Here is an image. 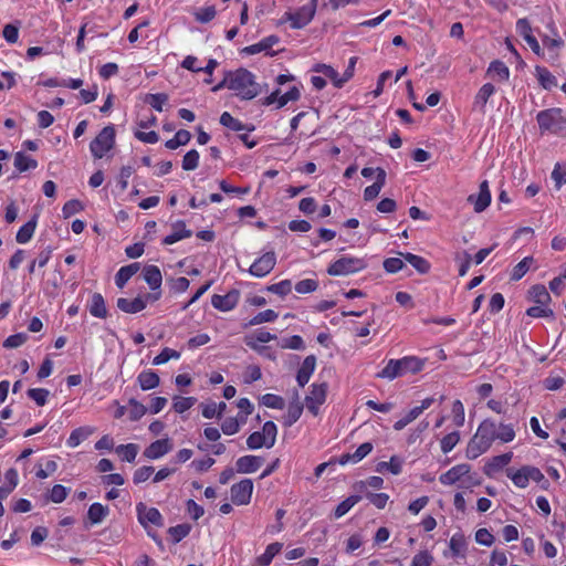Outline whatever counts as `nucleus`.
<instances>
[{
    "label": "nucleus",
    "instance_id": "nucleus-1",
    "mask_svg": "<svg viewBox=\"0 0 566 566\" xmlns=\"http://www.w3.org/2000/svg\"><path fill=\"white\" fill-rule=\"evenodd\" d=\"M496 439L497 424L491 419L483 420L467 446V458L472 460L476 459L486 452Z\"/></svg>",
    "mask_w": 566,
    "mask_h": 566
},
{
    "label": "nucleus",
    "instance_id": "nucleus-2",
    "mask_svg": "<svg viewBox=\"0 0 566 566\" xmlns=\"http://www.w3.org/2000/svg\"><path fill=\"white\" fill-rule=\"evenodd\" d=\"M229 90L234 91L242 99H252L259 95V84L254 75L247 69L228 71Z\"/></svg>",
    "mask_w": 566,
    "mask_h": 566
},
{
    "label": "nucleus",
    "instance_id": "nucleus-3",
    "mask_svg": "<svg viewBox=\"0 0 566 566\" xmlns=\"http://www.w3.org/2000/svg\"><path fill=\"white\" fill-rule=\"evenodd\" d=\"M424 361L416 356H406L400 359H389L387 365L376 377L394 380L398 377H402L406 374H417L422 370Z\"/></svg>",
    "mask_w": 566,
    "mask_h": 566
},
{
    "label": "nucleus",
    "instance_id": "nucleus-4",
    "mask_svg": "<svg viewBox=\"0 0 566 566\" xmlns=\"http://www.w3.org/2000/svg\"><path fill=\"white\" fill-rule=\"evenodd\" d=\"M318 0H311L307 4L298 8L295 12H285L280 19L279 24L291 23L292 29H302L306 27L314 18Z\"/></svg>",
    "mask_w": 566,
    "mask_h": 566
},
{
    "label": "nucleus",
    "instance_id": "nucleus-5",
    "mask_svg": "<svg viewBox=\"0 0 566 566\" xmlns=\"http://www.w3.org/2000/svg\"><path fill=\"white\" fill-rule=\"evenodd\" d=\"M536 120L542 132L559 133L566 126V118L560 108H549L537 114Z\"/></svg>",
    "mask_w": 566,
    "mask_h": 566
},
{
    "label": "nucleus",
    "instance_id": "nucleus-6",
    "mask_svg": "<svg viewBox=\"0 0 566 566\" xmlns=\"http://www.w3.org/2000/svg\"><path fill=\"white\" fill-rule=\"evenodd\" d=\"M367 268L365 259L355 256H343L333 262L327 273L333 276L349 275Z\"/></svg>",
    "mask_w": 566,
    "mask_h": 566
},
{
    "label": "nucleus",
    "instance_id": "nucleus-7",
    "mask_svg": "<svg viewBox=\"0 0 566 566\" xmlns=\"http://www.w3.org/2000/svg\"><path fill=\"white\" fill-rule=\"evenodd\" d=\"M115 144V129L113 126L104 127L99 134L92 140L90 149L95 158H103Z\"/></svg>",
    "mask_w": 566,
    "mask_h": 566
},
{
    "label": "nucleus",
    "instance_id": "nucleus-8",
    "mask_svg": "<svg viewBox=\"0 0 566 566\" xmlns=\"http://www.w3.org/2000/svg\"><path fill=\"white\" fill-rule=\"evenodd\" d=\"M138 522L147 530V534L156 542L160 543L155 533L148 530V524H154L158 527L164 525V518L160 512L155 507H147L145 503L140 502L136 505Z\"/></svg>",
    "mask_w": 566,
    "mask_h": 566
},
{
    "label": "nucleus",
    "instance_id": "nucleus-9",
    "mask_svg": "<svg viewBox=\"0 0 566 566\" xmlns=\"http://www.w3.org/2000/svg\"><path fill=\"white\" fill-rule=\"evenodd\" d=\"M327 394V384H313L311 391L305 398V405L310 412L317 416L318 408L325 402Z\"/></svg>",
    "mask_w": 566,
    "mask_h": 566
},
{
    "label": "nucleus",
    "instance_id": "nucleus-10",
    "mask_svg": "<svg viewBox=\"0 0 566 566\" xmlns=\"http://www.w3.org/2000/svg\"><path fill=\"white\" fill-rule=\"evenodd\" d=\"M253 492V482L244 479L231 486V500L237 505H245L251 501Z\"/></svg>",
    "mask_w": 566,
    "mask_h": 566
},
{
    "label": "nucleus",
    "instance_id": "nucleus-11",
    "mask_svg": "<svg viewBox=\"0 0 566 566\" xmlns=\"http://www.w3.org/2000/svg\"><path fill=\"white\" fill-rule=\"evenodd\" d=\"M276 263L274 252H266L250 266L249 272L256 277H262L269 274Z\"/></svg>",
    "mask_w": 566,
    "mask_h": 566
},
{
    "label": "nucleus",
    "instance_id": "nucleus-12",
    "mask_svg": "<svg viewBox=\"0 0 566 566\" xmlns=\"http://www.w3.org/2000/svg\"><path fill=\"white\" fill-rule=\"evenodd\" d=\"M239 298L240 292L238 290H231L224 295H212L211 304L214 308L219 311L228 312L237 306Z\"/></svg>",
    "mask_w": 566,
    "mask_h": 566
},
{
    "label": "nucleus",
    "instance_id": "nucleus-13",
    "mask_svg": "<svg viewBox=\"0 0 566 566\" xmlns=\"http://www.w3.org/2000/svg\"><path fill=\"white\" fill-rule=\"evenodd\" d=\"M468 201L474 205V211L476 213L484 211L491 203L489 182L486 180L482 181L479 187V193L470 195Z\"/></svg>",
    "mask_w": 566,
    "mask_h": 566
},
{
    "label": "nucleus",
    "instance_id": "nucleus-14",
    "mask_svg": "<svg viewBox=\"0 0 566 566\" xmlns=\"http://www.w3.org/2000/svg\"><path fill=\"white\" fill-rule=\"evenodd\" d=\"M449 553L444 552L443 555L446 557H465L467 552V541L463 534L455 533L452 535L449 542Z\"/></svg>",
    "mask_w": 566,
    "mask_h": 566
},
{
    "label": "nucleus",
    "instance_id": "nucleus-15",
    "mask_svg": "<svg viewBox=\"0 0 566 566\" xmlns=\"http://www.w3.org/2000/svg\"><path fill=\"white\" fill-rule=\"evenodd\" d=\"M470 472L469 464H458L452 467L446 473L441 474L439 481L444 485H451L458 482L462 476Z\"/></svg>",
    "mask_w": 566,
    "mask_h": 566
},
{
    "label": "nucleus",
    "instance_id": "nucleus-16",
    "mask_svg": "<svg viewBox=\"0 0 566 566\" xmlns=\"http://www.w3.org/2000/svg\"><path fill=\"white\" fill-rule=\"evenodd\" d=\"M373 451V444L370 442H365L360 444L354 453H345L342 454L338 459V463L345 465L347 463H357L361 461L365 457H367Z\"/></svg>",
    "mask_w": 566,
    "mask_h": 566
},
{
    "label": "nucleus",
    "instance_id": "nucleus-17",
    "mask_svg": "<svg viewBox=\"0 0 566 566\" xmlns=\"http://www.w3.org/2000/svg\"><path fill=\"white\" fill-rule=\"evenodd\" d=\"M315 366L316 357L314 355H310L303 360L302 366L300 367L296 375V380L300 387H304L308 382L312 374L315 370Z\"/></svg>",
    "mask_w": 566,
    "mask_h": 566
},
{
    "label": "nucleus",
    "instance_id": "nucleus-18",
    "mask_svg": "<svg viewBox=\"0 0 566 566\" xmlns=\"http://www.w3.org/2000/svg\"><path fill=\"white\" fill-rule=\"evenodd\" d=\"M171 450L168 439L156 440L150 443L144 451V455L148 459H158Z\"/></svg>",
    "mask_w": 566,
    "mask_h": 566
},
{
    "label": "nucleus",
    "instance_id": "nucleus-19",
    "mask_svg": "<svg viewBox=\"0 0 566 566\" xmlns=\"http://www.w3.org/2000/svg\"><path fill=\"white\" fill-rule=\"evenodd\" d=\"M263 463V459L256 455H243L237 460V471L239 473H253Z\"/></svg>",
    "mask_w": 566,
    "mask_h": 566
},
{
    "label": "nucleus",
    "instance_id": "nucleus-20",
    "mask_svg": "<svg viewBox=\"0 0 566 566\" xmlns=\"http://www.w3.org/2000/svg\"><path fill=\"white\" fill-rule=\"evenodd\" d=\"M512 458V452L493 457L484 467V473L488 476H492L496 472L501 471L504 467H506L511 462Z\"/></svg>",
    "mask_w": 566,
    "mask_h": 566
},
{
    "label": "nucleus",
    "instance_id": "nucleus-21",
    "mask_svg": "<svg viewBox=\"0 0 566 566\" xmlns=\"http://www.w3.org/2000/svg\"><path fill=\"white\" fill-rule=\"evenodd\" d=\"M192 235L191 230L186 228L184 221H177L172 224V232L163 240V244H174L182 239L190 238Z\"/></svg>",
    "mask_w": 566,
    "mask_h": 566
},
{
    "label": "nucleus",
    "instance_id": "nucleus-22",
    "mask_svg": "<svg viewBox=\"0 0 566 566\" xmlns=\"http://www.w3.org/2000/svg\"><path fill=\"white\" fill-rule=\"evenodd\" d=\"M117 307L124 313L135 314L146 307V300L143 297H136L134 300L120 297L117 300Z\"/></svg>",
    "mask_w": 566,
    "mask_h": 566
},
{
    "label": "nucleus",
    "instance_id": "nucleus-23",
    "mask_svg": "<svg viewBox=\"0 0 566 566\" xmlns=\"http://www.w3.org/2000/svg\"><path fill=\"white\" fill-rule=\"evenodd\" d=\"M144 280L147 282L151 290H158L161 286L163 276L158 266L146 265L143 269Z\"/></svg>",
    "mask_w": 566,
    "mask_h": 566
},
{
    "label": "nucleus",
    "instance_id": "nucleus-24",
    "mask_svg": "<svg viewBox=\"0 0 566 566\" xmlns=\"http://www.w3.org/2000/svg\"><path fill=\"white\" fill-rule=\"evenodd\" d=\"M495 87L491 83L484 84L479 92L476 93L474 97V107L478 108L480 112L484 113L485 105L489 101V98L494 94Z\"/></svg>",
    "mask_w": 566,
    "mask_h": 566
},
{
    "label": "nucleus",
    "instance_id": "nucleus-25",
    "mask_svg": "<svg viewBox=\"0 0 566 566\" xmlns=\"http://www.w3.org/2000/svg\"><path fill=\"white\" fill-rule=\"evenodd\" d=\"M159 376L153 370H144L137 377V382L143 390H150L159 385Z\"/></svg>",
    "mask_w": 566,
    "mask_h": 566
},
{
    "label": "nucleus",
    "instance_id": "nucleus-26",
    "mask_svg": "<svg viewBox=\"0 0 566 566\" xmlns=\"http://www.w3.org/2000/svg\"><path fill=\"white\" fill-rule=\"evenodd\" d=\"M88 311L94 317L105 318L107 316V310L105 305L104 297L99 293H94L92 295Z\"/></svg>",
    "mask_w": 566,
    "mask_h": 566
},
{
    "label": "nucleus",
    "instance_id": "nucleus-27",
    "mask_svg": "<svg viewBox=\"0 0 566 566\" xmlns=\"http://www.w3.org/2000/svg\"><path fill=\"white\" fill-rule=\"evenodd\" d=\"M139 270V263H132L129 265L122 266L115 275L116 285L122 289L128 282V280L137 273Z\"/></svg>",
    "mask_w": 566,
    "mask_h": 566
},
{
    "label": "nucleus",
    "instance_id": "nucleus-28",
    "mask_svg": "<svg viewBox=\"0 0 566 566\" xmlns=\"http://www.w3.org/2000/svg\"><path fill=\"white\" fill-rule=\"evenodd\" d=\"M94 432L95 429L92 427H80L71 432L66 443L69 447L75 448Z\"/></svg>",
    "mask_w": 566,
    "mask_h": 566
},
{
    "label": "nucleus",
    "instance_id": "nucleus-29",
    "mask_svg": "<svg viewBox=\"0 0 566 566\" xmlns=\"http://www.w3.org/2000/svg\"><path fill=\"white\" fill-rule=\"evenodd\" d=\"M283 545L279 542L272 543L268 545L265 552L256 557L255 565L258 566H269L276 554H279L282 549Z\"/></svg>",
    "mask_w": 566,
    "mask_h": 566
},
{
    "label": "nucleus",
    "instance_id": "nucleus-30",
    "mask_svg": "<svg viewBox=\"0 0 566 566\" xmlns=\"http://www.w3.org/2000/svg\"><path fill=\"white\" fill-rule=\"evenodd\" d=\"M409 264H411L419 273L426 274L430 270V263L422 256L412 253H399Z\"/></svg>",
    "mask_w": 566,
    "mask_h": 566
},
{
    "label": "nucleus",
    "instance_id": "nucleus-31",
    "mask_svg": "<svg viewBox=\"0 0 566 566\" xmlns=\"http://www.w3.org/2000/svg\"><path fill=\"white\" fill-rule=\"evenodd\" d=\"M220 124L231 130H234V132H242V130L251 132L253 129V127H248L247 125L241 123L239 119L234 118L228 112L222 113V115L220 116Z\"/></svg>",
    "mask_w": 566,
    "mask_h": 566
},
{
    "label": "nucleus",
    "instance_id": "nucleus-32",
    "mask_svg": "<svg viewBox=\"0 0 566 566\" xmlns=\"http://www.w3.org/2000/svg\"><path fill=\"white\" fill-rule=\"evenodd\" d=\"M108 512L107 506L101 503H93L87 511V517L92 524H99L108 515Z\"/></svg>",
    "mask_w": 566,
    "mask_h": 566
},
{
    "label": "nucleus",
    "instance_id": "nucleus-33",
    "mask_svg": "<svg viewBox=\"0 0 566 566\" xmlns=\"http://www.w3.org/2000/svg\"><path fill=\"white\" fill-rule=\"evenodd\" d=\"M280 41L279 36L270 35L261 40L259 43L247 46L243 51L249 54H256L266 51Z\"/></svg>",
    "mask_w": 566,
    "mask_h": 566
},
{
    "label": "nucleus",
    "instance_id": "nucleus-34",
    "mask_svg": "<svg viewBox=\"0 0 566 566\" xmlns=\"http://www.w3.org/2000/svg\"><path fill=\"white\" fill-rule=\"evenodd\" d=\"M36 228V216H34L30 221H28L25 224H23L18 233H17V241L21 244L27 243L31 240L33 237V233Z\"/></svg>",
    "mask_w": 566,
    "mask_h": 566
},
{
    "label": "nucleus",
    "instance_id": "nucleus-35",
    "mask_svg": "<svg viewBox=\"0 0 566 566\" xmlns=\"http://www.w3.org/2000/svg\"><path fill=\"white\" fill-rule=\"evenodd\" d=\"M313 71L316 73L324 74V76H326L327 78H329L333 82L335 87L339 88L343 86L340 75L331 65L318 63V64L314 65Z\"/></svg>",
    "mask_w": 566,
    "mask_h": 566
},
{
    "label": "nucleus",
    "instance_id": "nucleus-36",
    "mask_svg": "<svg viewBox=\"0 0 566 566\" xmlns=\"http://www.w3.org/2000/svg\"><path fill=\"white\" fill-rule=\"evenodd\" d=\"M488 74L499 77L501 81H506L510 76V70L502 61L495 60L490 64Z\"/></svg>",
    "mask_w": 566,
    "mask_h": 566
},
{
    "label": "nucleus",
    "instance_id": "nucleus-37",
    "mask_svg": "<svg viewBox=\"0 0 566 566\" xmlns=\"http://www.w3.org/2000/svg\"><path fill=\"white\" fill-rule=\"evenodd\" d=\"M14 166L20 171H27L29 169H34L38 166L36 160L24 155L22 151H19L14 156Z\"/></svg>",
    "mask_w": 566,
    "mask_h": 566
},
{
    "label": "nucleus",
    "instance_id": "nucleus-38",
    "mask_svg": "<svg viewBox=\"0 0 566 566\" xmlns=\"http://www.w3.org/2000/svg\"><path fill=\"white\" fill-rule=\"evenodd\" d=\"M530 295L536 304L546 305L551 301V295L544 285L532 286Z\"/></svg>",
    "mask_w": 566,
    "mask_h": 566
},
{
    "label": "nucleus",
    "instance_id": "nucleus-39",
    "mask_svg": "<svg viewBox=\"0 0 566 566\" xmlns=\"http://www.w3.org/2000/svg\"><path fill=\"white\" fill-rule=\"evenodd\" d=\"M191 134L186 129H179L174 138L166 142L165 146L168 149H176L179 146H184L190 142Z\"/></svg>",
    "mask_w": 566,
    "mask_h": 566
},
{
    "label": "nucleus",
    "instance_id": "nucleus-40",
    "mask_svg": "<svg viewBox=\"0 0 566 566\" xmlns=\"http://www.w3.org/2000/svg\"><path fill=\"white\" fill-rule=\"evenodd\" d=\"M116 453L122 460L133 462L138 453V446L135 443L120 444L116 448Z\"/></svg>",
    "mask_w": 566,
    "mask_h": 566
},
{
    "label": "nucleus",
    "instance_id": "nucleus-41",
    "mask_svg": "<svg viewBox=\"0 0 566 566\" xmlns=\"http://www.w3.org/2000/svg\"><path fill=\"white\" fill-rule=\"evenodd\" d=\"M506 474L517 488L524 489L528 485L530 481L525 472L524 465L516 471H514L513 469H507Z\"/></svg>",
    "mask_w": 566,
    "mask_h": 566
},
{
    "label": "nucleus",
    "instance_id": "nucleus-42",
    "mask_svg": "<svg viewBox=\"0 0 566 566\" xmlns=\"http://www.w3.org/2000/svg\"><path fill=\"white\" fill-rule=\"evenodd\" d=\"M538 82L545 90H551L557 85L556 77L545 67H536Z\"/></svg>",
    "mask_w": 566,
    "mask_h": 566
},
{
    "label": "nucleus",
    "instance_id": "nucleus-43",
    "mask_svg": "<svg viewBox=\"0 0 566 566\" xmlns=\"http://www.w3.org/2000/svg\"><path fill=\"white\" fill-rule=\"evenodd\" d=\"M401 460L398 457L394 455L390 458L389 462H379L376 467V471L381 473L385 470H388L392 474H399L401 472Z\"/></svg>",
    "mask_w": 566,
    "mask_h": 566
},
{
    "label": "nucleus",
    "instance_id": "nucleus-44",
    "mask_svg": "<svg viewBox=\"0 0 566 566\" xmlns=\"http://www.w3.org/2000/svg\"><path fill=\"white\" fill-rule=\"evenodd\" d=\"M533 262H534V260L532 256L524 258L521 262H518L514 266L512 274H511V280H513V281L521 280L525 275V273L528 271V269Z\"/></svg>",
    "mask_w": 566,
    "mask_h": 566
},
{
    "label": "nucleus",
    "instance_id": "nucleus-45",
    "mask_svg": "<svg viewBox=\"0 0 566 566\" xmlns=\"http://www.w3.org/2000/svg\"><path fill=\"white\" fill-rule=\"evenodd\" d=\"M172 408L177 413H182L189 410L197 401L195 397H174Z\"/></svg>",
    "mask_w": 566,
    "mask_h": 566
},
{
    "label": "nucleus",
    "instance_id": "nucleus-46",
    "mask_svg": "<svg viewBox=\"0 0 566 566\" xmlns=\"http://www.w3.org/2000/svg\"><path fill=\"white\" fill-rule=\"evenodd\" d=\"M247 446L251 450L260 449L262 447L272 448L264 436H262L261 431L251 433L247 439Z\"/></svg>",
    "mask_w": 566,
    "mask_h": 566
},
{
    "label": "nucleus",
    "instance_id": "nucleus-47",
    "mask_svg": "<svg viewBox=\"0 0 566 566\" xmlns=\"http://www.w3.org/2000/svg\"><path fill=\"white\" fill-rule=\"evenodd\" d=\"M302 411L303 405L300 401L291 403L287 409V415L285 417L284 424L290 427L293 423H295L300 419Z\"/></svg>",
    "mask_w": 566,
    "mask_h": 566
},
{
    "label": "nucleus",
    "instance_id": "nucleus-48",
    "mask_svg": "<svg viewBox=\"0 0 566 566\" xmlns=\"http://www.w3.org/2000/svg\"><path fill=\"white\" fill-rule=\"evenodd\" d=\"M360 499L361 497L359 495H352L340 502L335 510V517L339 518L345 515L355 504L360 501Z\"/></svg>",
    "mask_w": 566,
    "mask_h": 566
},
{
    "label": "nucleus",
    "instance_id": "nucleus-49",
    "mask_svg": "<svg viewBox=\"0 0 566 566\" xmlns=\"http://www.w3.org/2000/svg\"><path fill=\"white\" fill-rule=\"evenodd\" d=\"M128 406H129V419L132 421H136V420L140 419L147 411L146 407L134 398L129 399Z\"/></svg>",
    "mask_w": 566,
    "mask_h": 566
},
{
    "label": "nucleus",
    "instance_id": "nucleus-50",
    "mask_svg": "<svg viewBox=\"0 0 566 566\" xmlns=\"http://www.w3.org/2000/svg\"><path fill=\"white\" fill-rule=\"evenodd\" d=\"M179 357H180L179 352L166 347L154 358L153 364L154 365H163L170 359H178Z\"/></svg>",
    "mask_w": 566,
    "mask_h": 566
},
{
    "label": "nucleus",
    "instance_id": "nucleus-51",
    "mask_svg": "<svg viewBox=\"0 0 566 566\" xmlns=\"http://www.w3.org/2000/svg\"><path fill=\"white\" fill-rule=\"evenodd\" d=\"M280 347L302 350L305 348V345L301 336L294 335L287 338H282L280 342Z\"/></svg>",
    "mask_w": 566,
    "mask_h": 566
},
{
    "label": "nucleus",
    "instance_id": "nucleus-52",
    "mask_svg": "<svg viewBox=\"0 0 566 566\" xmlns=\"http://www.w3.org/2000/svg\"><path fill=\"white\" fill-rule=\"evenodd\" d=\"M277 313L273 310H265L258 313L250 322L249 325L254 326L265 322H273L277 318Z\"/></svg>",
    "mask_w": 566,
    "mask_h": 566
},
{
    "label": "nucleus",
    "instance_id": "nucleus-53",
    "mask_svg": "<svg viewBox=\"0 0 566 566\" xmlns=\"http://www.w3.org/2000/svg\"><path fill=\"white\" fill-rule=\"evenodd\" d=\"M460 434L458 431H453L441 440V451L443 453H449L459 442Z\"/></svg>",
    "mask_w": 566,
    "mask_h": 566
},
{
    "label": "nucleus",
    "instance_id": "nucleus-54",
    "mask_svg": "<svg viewBox=\"0 0 566 566\" xmlns=\"http://www.w3.org/2000/svg\"><path fill=\"white\" fill-rule=\"evenodd\" d=\"M146 103L158 112L163 111V105L168 101V96L165 93L148 94L146 96Z\"/></svg>",
    "mask_w": 566,
    "mask_h": 566
},
{
    "label": "nucleus",
    "instance_id": "nucleus-55",
    "mask_svg": "<svg viewBox=\"0 0 566 566\" xmlns=\"http://www.w3.org/2000/svg\"><path fill=\"white\" fill-rule=\"evenodd\" d=\"M199 164V153L196 149L189 150L182 159V168L185 170H195Z\"/></svg>",
    "mask_w": 566,
    "mask_h": 566
},
{
    "label": "nucleus",
    "instance_id": "nucleus-56",
    "mask_svg": "<svg viewBox=\"0 0 566 566\" xmlns=\"http://www.w3.org/2000/svg\"><path fill=\"white\" fill-rule=\"evenodd\" d=\"M49 395L50 391L44 388H33L28 390V396L34 400L38 406H44Z\"/></svg>",
    "mask_w": 566,
    "mask_h": 566
},
{
    "label": "nucleus",
    "instance_id": "nucleus-57",
    "mask_svg": "<svg viewBox=\"0 0 566 566\" xmlns=\"http://www.w3.org/2000/svg\"><path fill=\"white\" fill-rule=\"evenodd\" d=\"M515 438V431L511 424L500 423L497 426V439L502 442H511Z\"/></svg>",
    "mask_w": 566,
    "mask_h": 566
},
{
    "label": "nucleus",
    "instance_id": "nucleus-58",
    "mask_svg": "<svg viewBox=\"0 0 566 566\" xmlns=\"http://www.w3.org/2000/svg\"><path fill=\"white\" fill-rule=\"evenodd\" d=\"M190 530H191L190 525L179 524V525L170 527L168 530V532L172 536L174 542L178 543L189 534Z\"/></svg>",
    "mask_w": 566,
    "mask_h": 566
},
{
    "label": "nucleus",
    "instance_id": "nucleus-59",
    "mask_svg": "<svg viewBox=\"0 0 566 566\" xmlns=\"http://www.w3.org/2000/svg\"><path fill=\"white\" fill-rule=\"evenodd\" d=\"M262 436L268 440L270 446H274L276 441L277 428L273 421H266L262 428Z\"/></svg>",
    "mask_w": 566,
    "mask_h": 566
},
{
    "label": "nucleus",
    "instance_id": "nucleus-60",
    "mask_svg": "<svg viewBox=\"0 0 566 566\" xmlns=\"http://www.w3.org/2000/svg\"><path fill=\"white\" fill-rule=\"evenodd\" d=\"M83 210V205L81 201L72 199L64 203L62 208V213L65 219L70 218L71 216L78 213Z\"/></svg>",
    "mask_w": 566,
    "mask_h": 566
},
{
    "label": "nucleus",
    "instance_id": "nucleus-61",
    "mask_svg": "<svg viewBox=\"0 0 566 566\" xmlns=\"http://www.w3.org/2000/svg\"><path fill=\"white\" fill-rule=\"evenodd\" d=\"M262 403L265 407L273 409H283L285 406L283 398L273 394L264 395L262 397Z\"/></svg>",
    "mask_w": 566,
    "mask_h": 566
},
{
    "label": "nucleus",
    "instance_id": "nucleus-62",
    "mask_svg": "<svg viewBox=\"0 0 566 566\" xmlns=\"http://www.w3.org/2000/svg\"><path fill=\"white\" fill-rule=\"evenodd\" d=\"M317 287L318 282L312 279H305L295 284V291L300 294L314 292Z\"/></svg>",
    "mask_w": 566,
    "mask_h": 566
},
{
    "label": "nucleus",
    "instance_id": "nucleus-63",
    "mask_svg": "<svg viewBox=\"0 0 566 566\" xmlns=\"http://www.w3.org/2000/svg\"><path fill=\"white\" fill-rule=\"evenodd\" d=\"M67 494L69 490L65 486L55 484L50 491V500L53 503H62L66 499Z\"/></svg>",
    "mask_w": 566,
    "mask_h": 566
},
{
    "label": "nucleus",
    "instance_id": "nucleus-64",
    "mask_svg": "<svg viewBox=\"0 0 566 566\" xmlns=\"http://www.w3.org/2000/svg\"><path fill=\"white\" fill-rule=\"evenodd\" d=\"M433 563V556L428 551L417 553L411 562V566H430Z\"/></svg>",
    "mask_w": 566,
    "mask_h": 566
}]
</instances>
